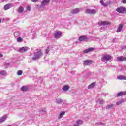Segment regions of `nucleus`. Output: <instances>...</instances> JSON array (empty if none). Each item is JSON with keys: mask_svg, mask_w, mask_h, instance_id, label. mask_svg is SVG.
Returning <instances> with one entry per match:
<instances>
[{"mask_svg": "<svg viewBox=\"0 0 126 126\" xmlns=\"http://www.w3.org/2000/svg\"><path fill=\"white\" fill-rule=\"evenodd\" d=\"M92 63V61L91 60H86L84 62V65H90Z\"/></svg>", "mask_w": 126, "mask_h": 126, "instance_id": "9", "label": "nucleus"}, {"mask_svg": "<svg viewBox=\"0 0 126 126\" xmlns=\"http://www.w3.org/2000/svg\"><path fill=\"white\" fill-rule=\"evenodd\" d=\"M126 92H121L117 94V96L120 97L121 96H123V95H126Z\"/></svg>", "mask_w": 126, "mask_h": 126, "instance_id": "19", "label": "nucleus"}, {"mask_svg": "<svg viewBox=\"0 0 126 126\" xmlns=\"http://www.w3.org/2000/svg\"><path fill=\"white\" fill-rule=\"evenodd\" d=\"M101 29H103V28H101Z\"/></svg>", "mask_w": 126, "mask_h": 126, "instance_id": "41", "label": "nucleus"}, {"mask_svg": "<svg viewBox=\"0 0 126 126\" xmlns=\"http://www.w3.org/2000/svg\"><path fill=\"white\" fill-rule=\"evenodd\" d=\"M46 54H48V53H49V47H48V49H47L46 50Z\"/></svg>", "mask_w": 126, "mask_h": 126, "instance_id": "35", "label": "nucleus"}, {"mask_svg": "<svg viewBox=\"0 0 126 126\" xmlns=\"http://www.w3.org/2000/svg\"><path fill=\"white\" fill-rule=\"evenodd\" d=\"M79 9L77 8V9H73L71 11V13H72V14H74L75 13H78V12H79Z\"/></svg>", "mask_w": 126, "mask_h": 126, "instance_id": "20", "label": "nucleus"}, {"mask_svg": "<svg viewBox=\"0 0 126 126\" xmlns=\"http://www.w3.org/2000/svg\"><path fill=\"white\" fill-rule=\"evenodd\" d=\"M50 2V0H44L42 3L41 5L42 6H45V5H48Z\"/></svg>", "mask_w": 126, "mask_h": 126, "instance_id": "12", "label": "nucleus"}, {"mask_svg": "<svg viewBox=\"0 0 126 126\" xmlns=\"http://www.w3.org/2000/svg\"><path fill=\"white\" fill-rule=\"evenodd\" d=\"M79 40L80 42H82V41H86V40H87V37L86 36H80L79 37Z\"/></svg>", "mask_w": 126, "mask_h": 126, "instance_id": "16", "label": "nucleus"}, {"mask_svg": "<svg viewBox=\"0 0 126 126\" xmlns=\"http://www.w3.org/2000/svg\"><path fill=\"white\" fill-rule=\"evenodd\" d=\"M116 60L118 62H123V61H126V57L120 56L117 58Z\"/></svg>", "mask_w": 126, "mask_h": 126, "instance_id": "8", "label": "nucleus"}, {"mask_svg": "<svg viewBox=\"0 0 126 126\" xmlns=\"http://www.w3.org/2000/svg\"><path fill=\"white\" fill-rule=\"evenodd\" d=\"M17 42H21V41H23V39L21 37H18L17 39Z\"/></svg>", "mask_w": 126, "mask_h": 126, "instance_id": "30", "label": "nucleus"}, {"mask_svg": "<svg viewBox=\"0 0 126 126\" xmlns=\"http://www.w3.org/2000/svg\"><path fill=\"white\" fill-rule=\"evenodd\" d=\"M29 48L28 47H24L20 49V52L21 53H24V52H27Z\"/></svg>", "mask_w": 126, "mask_h": 126, "instance_id": "10", "label": "nucleus"}, {"mask_svg": "<svg viewBox=\"0 0 126 126\" xmlns=\"http://www.w3.org/2000/svg\"><path fill=\"white\" fill-rule=\"evenodd\" d=\"M91 51H94V48H90L88 49H86L84 51V53L87 54V53H89V52H91Z\"/></svg>", "mask_w": 126, "mask_h": 126, "instance_id": "18", "label": "nucleus"}, {"mask_svg": "<svg viewBox=\"0 0 126 126\" xmlns=\"http://www.w3.org/2000/svg\"><path fill=\"white\" fill-rule=\"evenodd\" d=\"M122 2H123V3H126V0H122Z\"/></svg>", "mask_w": 126, "mask_h": 126, "instance_id": "36", "label": "nucleus"}, {"mask_svg": "<svg viewBox=\"0 0 126 126\" xmlns=\"http://www.w3.org/2000/svg\"><path fill=\"white\" fill-rule=\"evenodd\" d=\"M39 0H32V2H36Z\"/></svg>", "mask_w": 126, "mask_h": 126, "instance_id": "34", "label": "nucleus"}, {"mask_svg": "<svg viewBox=\"0 0 126 126\" xmlns=\"http://www.w3.org/2000/svg\"><path fill=\"white\" fill-rule=\"evenodd\" d=\"M27 10H28L29 11H30V10H31V7L29 6H28L27 7Z\"/></svg>", "mask_w": 126, "mask_h": 126, "instance_id": "33", "label": "nucleus"}, {"mask_svg": "<svg viewBox=\"0 0 126 126\" xmlns=\"http://www.w3.org/2000/svg\"><path fill=\"white\" fill-rule=\"evenodd\" d=\"M63 102V100L61 99H58L56 100V103H57V104H61V103Z\"/></svg>", "mask_w": 126, "mask_h": 126, "instance_id": "27", "label": "nucleus"}, {"mask_svg": "<svg viewBox=\"0 0 126 126\" xmlns=\"http://www.w3.org/2000/svg\"><path fill=\"white\" fill-rule=\"evenodd\" d=\"M111 23L106 21H101L98 22V24L100 26L102 25H109Z\"/></svg>", "mask_w": 126, "mask_h": 126, "instance_id": "6", "label": "nucleus"}, {"mask_svg": "<svg viewBox=\"0 0 126 126\" xmlns=\"http://www.w3.org/2000/svg\"><path fill=\"white\" fill-rule=\"evenodd\" d=\"M69 88H70V87H69V86L65 85L63 86V87L62 88V89L63 91H67V90H68V89H69Z\"/></svg>", "mask_w": 126, "mask_h": 126, "instance_id": "17", "label": "nucleus"}, {"mask_svg": "<svg viewBox=\"0 0 126 126\" xmlns=\"http://www.w3.org/2000/svg\"><path fill=\"white\" fill-rule=\"evenodd\" d=\"M100 3L101 5H102L103 6H105L106 7L108 5H110L111 2L110 1H107L105 3L103 0H100Z\"/></svg>", "mask_w": 126, "mask_h": 126, "instance_id": "5", "label": "nucleus"}, {"mask_svg": "<svg viewBox=\"0 0 126 126\" xmlns=\"http://www.w3.org/2000/svg\"><path fill=\"white\" fill-rule=\"evenodd\" d=\"M65 114V112H61L58 117V119H61V118H62L63 117V116H64Z\"/></svg>", "mask_w": 126, "mask_h": 126, "instance_id": "23", "label": "nucleus"}, {"mask_svg": "<svg viewBox=\"0 0 126 126\" xmlns=\"http://www.w3.org/2000/svg\"><path fill=\"white\" fill-rule=\"evenodd\" d=\"M77 125H82L83 124V121L81 120H78L76 121Z\"/></svg>", "mask_w": 126, "mask_h": 126, "instance_id": "24", "label": "nucleus"}, {"mask_svg": "<svg viewBox=\"0 0 126 126\" xmlns=\"http://www.w3.org/2000/svg\"><path fill=\"white\" fill-rule=\"evenodd\" d=\"M97 103H99V104H104L105 103V101L102 99H98L97 101Z\"/></svg>", "mask_w": 126, "mask_h": 126, "instance_id": "26", "label": "nucleus"}, {"mask_svg": "<svg viewBox=\"0 0 126 126\" xmlns=\"http://www.w3.org/2000/svg\"><path fill=\"white\" fill-rule=\"evenodd\" d=\"M86 13L90 14H95L97 11L95 9L90 10L89 9H87L86 10Z\"/></svg>", "mask_w": 126, "mask_h": 126, "instance_id": "4", "label": "nucleus"}, {"mask_svg": "<svg viewBox=\"0 0 126 126\" xmlns=\"http://www.w3.org/2000/svg\"><path fill=\"white\" fill-rule=\"evenodd\" d=\"M73 126H79L78 125H74Z\"/></svg>", "mask_w": 126, "mask_h": 126, "instance_id": "39", "label": "nucleus"}, {"mask_svg": "<svg viewBox=\"0 0 126 126\" xmlns=\"http://www.w3.org/2000/svg\"><path fill=\"white\" fill-rule=\"evenodd\" d=\"M18 75H21L22 74V71L19 70L17 72Z\"/></svg>", "mask_w": 126, "mask_h": 126, "instance_id": "31", "label": "nucleus"}, {"mask_svg": "<svg viewBox=\"0 0 126 126\" xmlns=\"http://www.w3.org/2000/svg\"><path fill=\"white\" fill-rule=\"evenodd\" d=\"M42 56H43V54H42V52H41V51H39L34 53V56L33 57H32V59L37 60V59H39V58L42 57Z\"/></svg>", "mask_w": 126, "mask_h": 126, "instance_id": "2", "label": "nucleus"}, {"mask_svg": "<svg viewBox=\"0 0 126 126\" xmlns=\"http://www.w3.org/2000/svg\"><path fill=\"white\" fill-rule=\"evenodd\" d=\"M124 27V25L122 24H120L118 27L117 32L120 33L121 31H122V29H123V28Z\"/></svg>", "mask_w": 126, "mask_h": 126, "instance_id": "11", "label": "nucleus"}, {"mask_svg": "<svg viewBox=\"0 0 126 126\" xmlns=\"http://www.w3.org/2000/svg\"><path fill=\"white\" fill-rule=\"evenodd\" d=\"M1 22V20L0 19V23Z\"/></svg>", "mask_w": 126, "mask_h": 126, "instance_id": "40", "label": "nucleus"}, {"mask_svg": "<svg viewBox=\"0 0 126 126\" xmlns=\"http://www.w3.org/2000/svg\"><path fill=\"white\" fill-rule=\"evenodd\" d=\"M24 11V9L23 8V7H20L19 8V12H20V13H22V12H23Z\"/></svg>", "mask_w": 126, "mask_h": 126, "instance_id": "25", "label": "nucleus"}, {"mask_svg": "<svg viewBox=\"0 0 126 126\" xmlns=\"http://www.w3.org/2000/svg\"><path fill=\"white\" fill-rule=\"evenodd\" d=\"M12 5L11 4H8L4 6V9L5 10H7V9H9V8H11L12 7Z\"/></svg>", "mask_w": 126, "mask_h": 126, "instance_id": "15", "label": "nucleus"}, {"mask_svg": "<svg viewBox=\"0 0 126 126\" xmlns=\"http://www.w3.org/2000/svg\"><path fill=\"white\" fill-rule=\"evenodd\" d=\"M21 90L22 91H27V90H28V86H23L21 88Z\"/></svg>", "mask_w": 126, "mask_h": 126, "instance_id": "21", "label": "nucleus"}, {"mask_svg": "<svg viewBox=\"0 0 126 126\" xmlns=\"http://www.w3.org/2000/svg\"><path fill=\"white\" fill-rule=\"evenodd\" d=\"M111 60H112V57L108 55H104L101 58V61H103V62H105V61H111Z\"/></svg>", "mask_w": 126, "mask_h": 126, "instance_id": "3", "label": "nucleus"}, {"mask_svg": "<svg viewBox=\"0 0 126 126\" xmlns=\"http://www.w3.org/2000/svg\"><path fill=\"white\" fill-rule=\"evenodd\" d=\"M42 112H46V110H45V109H44V110H42Z\"/></svg>", "mask_w": 126, "mask_h": 126, "instance_id": "38", "label": "nucleus"}, {"mask_svg": "<svg viewBox=\"0 0 126 126\" xmlns=\"http://www.w3.org/2000/svg\"><path fill=\"white\" fill-rule=\"evenodd\" d=\"M0 74H1L2 75H5V74H6V71H4V70H2V71H1L0 72Z\"/></svg>", "mask_w": 126, "mask_h": 126, "instance_id": "29", "label": "nucleus"}, {"mask_svg": "<svg viewBox=\"0 0 126 126\" xmlns=\"http://www.w3.org/2000/svg\"><path fill=\"white\" fill-rule=\"evenodd\" d=\"M116 11H117V12H119V13H126V8L123 7H118L116 9Z\"/></svg>", "mask_w": 126, "mask_h": 126, "instance_id": "1", "label": "nucleus"}, {"mask_svg": "<svg viewBox=\"0 0 126 126\" xmlns=\"http://www.w3.org/2000/svg\"><path fill=\"white\" fill-rule=\"evenodd\" d=\"M2 57H3V55L2 54L0 53V58H2Z\"/></svg>", "mask_w": 126, "mask_h": 126, "instance_id": "37", "label": "nucleus"}, {"mask_svg": "<svg viewBox=\"0 0 126 126\" xmlns=\"http://www.w3.org/2000/svg\"><path fill=\"white\" fill-rule=\"evenodd\" d=\"M7 119V116L4 115L0 118V124L4 122Z\"/></svg>", "mask_w": 126, "mask_h": 126, "instance_id": "13", "label": "nucleus"}, {"mask_svg": "<svg viewBox=\"0 0 126 126\" xmlns=\"http://www.w3.org/2000/svg\"><path fill=\"white\" fill-rule=\"evenodd\" d=\"M124 102H125V100L124 99H122L119 102H117L116 104L117 105H121V104H122V103H124Z\"/></svg>", "mask_w": 126, "mask_h": 126, "instance_id": "28", "label": "nucleus"}, {"mask_svg": "<svg viewBox=\"0 0 126 126\" xmlns=\"http://www.w3.org/2000/svg\"><path fill=\"white\" fill-rule=\"evenodd\" d=\"M62 36V32H57L54 34V37L56 39H59L60 37Z\"/></svg>", "mask_w": 126, "mask_h": 126, "instance_id": "7", "label": "nucleus"}, {"mask_svg": "<svg viewBox=\"0 0 126 126\" xmlns=\"http://www.w3.org/2000/svg\"><path fill=\"white\" fill-rule=\"evenodd\" d=\"M118 79L126 80V76H119L117 77Z\"/></svg>", "mask_w": 126, "mask_h": 126, "instance_id": "22", "label": "nucleus"}, {"mask_svg": "<svg viewBox=\"0 0 126 126\" xmlns=\"http://www.w3.org/2000/svg\"><path fill=\"white\" fill-rule=\"evenodd\" d=\"M95 85H96V83L94 82L91 84L88 87V89H92V88H94L95 87Z\"/></svg>", "mask_w": 126, "mask_h": 126, "instance_id": "14", "label": "nucleus"}, {"mask_svg": "<svg viewBox=\"0 0 126 126\" xmlns=\"http://www.w3.org/2000/svg\"><path fill=\"white\" fill-rule=\"evenodd\" d=\"M112 107H113V104H111V105H108L106 107V109H110V108H112Z\"/></svg>", "mask_w": 126, "mask_h": 126, "instance_id": "32", "label": "nucleus"}]
</instances>
